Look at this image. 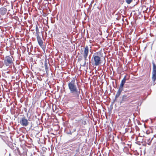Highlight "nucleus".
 <instances>
[{"mask_svg":"<svg viewBox=\"0 0 156 156\" xmlns=\"http://www.w3.org/2000/svg\"><path fill=\"white\" fill-rule=\"evenodd\" d=\"M68 87L71 94L69 96L70 99L73 100L74 99H78L80 94V89H78L76 84V79L73 78L68 83Z\"/></svg>","mask_w":156,"mask_h":156,"instance_id":"f257e3e1","label":"nucleus"},{"mask_svg":"<svg viewBox=\"0 0 156 156\" xmlns=\"http://www.w3.org/2000/svg\"><path fill=\"white\" fill-rule=\"evenodd\" d=\"M91 61L92 65L97 66L101 63V57L98 55V53H95L93 55Z\"/></svg>","mask_w":156,"mask_h":156,"instance_id":"f03ea898","label":"nucleus"},{"mask_svg":"<svg viewBox=\"0 0 156 156\" xmlns=\"http://www.w3.org/2000/svg\"><path fill=\"white\" fill-rule=\"evenodd\" d=\"M13 58L12 56H6L4 59V63L6 66H9L13 63Z\"/></svg>","mask_w":156,"mask_h":156,"instance_id":"7ed1b4c3","label":"nucleus"},{"mask_svg":"<svg viewBox=\"0 0 156 156\" xmlns=\"http://www.w3.org/2000/svg\"><path fill=\"white\" fill-rule=\"evenodd\" d=\"M20 123L22 126H27L29 124L28 120L24 116L20 119Z\"/></svg>","mask_w":156,"mask_h":156,"instance_id":"20e7f679","label":"nucleus"},{"mask_svg":"<svg viewBox=\"0 0 156 156\" xmlns=\"http://www.w3.org/2000/svg\"><path fill=\"white\" fill-rule=\"evenodd\" d=\"M89 53V48L87 46H86L84 49V53L83 56L84 58L85 62H87V57L88 56Z\"/></svg>","mask_w":156,"mask_h":156,"instance_id":"39448f33","label":"nucleus"},{"mask_svg":"<svg viewBox=\"0 0 156 156\" xmlns=\"http://www.w3.org/2000/svg\"><path fill=\"white\" fill-rule=\"evenodd\" d=\"M36 37L38 44L41 47H43V44L41 38L39 36H37Z\"/></svg>","mask_w":156,"mask_h":156,"instance_id":"423d86ee","label":"nucleus"},{"mask_svg":"<svg viewBox=\"0 0 156 156\" xmlns=\"http://www.w3.org/2000/svg\"><path fill=\"white\" fill-rule=\"evenodd\" d=\"M6 12L7 9L5 8H2L0 9V13L2 15L5 14Z\"/></svg>","mask_w":156,"mask_h":156,"instance_id":"0eeeda50","label":"nucleus"},{"mask_svg":"<svg viewBox=\"0 0 156 156\" xmlns=\"http://www.w3.org/2000/svg\"><path fill=\"white\" fill-rule=\"evenodd\" d=\"M126 76H125L123 79L122 80L121 84H120L119 87L122 88H123L124 85L126 81Z\"/></svg>","mask_w":156,"mask_h":156,"instance_id":"6e6552de","label":"nucleus"},{"mask_svg":"<svg viewBox=\"0 0 156 156\" xmlns=\"http://www.w3.org/2000/svg\"><path fill=\"white\" fill-rule=\"evenodd\" d=\"M153 71L152 73H156V66L154 61L152 62Z\"/></svg>","mask_w":156,"mask_h":156,"instance_id":"1a4fd4ad","label":"nucleus"},{"mask_svg":"<svg viewBox=\"0 0 156 156\" xmlns=\"http://www.w3.org/2000/svg\"><path fill=\"white\" fill-rule=\"evenodd\" d=\"M152 80L154 82L156 80V73H152Z\"/></svg>","mask_w":156,"mask_h":156,"instance_id":"9d476101","label":"nucleus"},{"mask_svg":"<svg viewBox=\"0 0 156 156\" xmlns=\"http://www.w3.org/2000/svg\"><path fill=\"white\" fill-rule=\"evenodd\" d=\"M35 30L36 31V37L38 36H39V34L40 33L39 32V29H38V27L37 25L36 26V27Z\"/></svg>","mask_w":156,"mask_h":156,"instance_id":"9b49d317","label":"nucleus"},{"mask_svg":"<svg viewBox=\"0 0 156 156\" xmlns=\"http://www.w3.org/2000/svg\"><path fill=\"white\" fill-rule=\"evenodd\" d=\"M153 138H152L151 139L150 138L147 139V144L149 145H151V141L153 139Z\"/></svg>","mask_w":156,"mask_h":156,"instance_id":"f8f14e48","label":"nucleus"},{"mask_svg":"<svg viewBox=\"0 0 156 156\" xmlns=\"http://www.w3.org/2000/svg\"><path fill=\"white\" fill-rule=\"evenodd\" d=\"M128 98V97L127 95H124L122 96V100L123 101H125Z\"/></svg>","mask_w":156,"mask_h":156,"instance_id":"ddd939ff","label":"nucleus"},{"mask_svg":"<svg viewBox=\"0 0 156 156\" xmlns=\"http://www.w3.org/2000/svg\"><path fill=\"white\" fill-rule=\"evenodd\" d=\"M44 66L45 70L47 72L48 70V64L46 62L45 63Z\"/></svg>","mask_w":156,"mask_h":156,"instance_id":"4468645a","label":"nucleus"},{"mask_svg":"<svg viewBox=\"0 0 156 156\" xmlns=\"http://www.w3.org/2000/svg\"><path fill=\"white\" fill-rule=\"evenodd\" d=\"M120 94L117 92V93L115 97V100H116V99L119 96Z\"/></svg>","mask_w":156,"mask_h":156,"instance_id":"2eb2a0df","label":"nucleus"},{"mask_svg":"<svg viewBox=\"0 0 156 156\" xmlns=\"http://www.w3.org/2000/svg\"><path fill=\"white\" fill-rule=\"evenodd\" d=\"M123 90V88H121L120 87H119V88L117 92L121 94L122 91Z\"/></svg>","mask_w":156,"mask_h":156,"instance_id":"dca6fc26","label":"nucleus"},{"mask_svg":"<svg viewBox=\"0 0 156 156\" xmlns=\"http://www.w3.org/2000/svg\"><path fill=\"white\" fill-rule=\"evenodd\" d=\"M133 0H126V2L128 4H130L131 2H132Z\"/></svg>","mask_w":156,"mask_h":156,"instance_id":"f3484780","label":"nucleus"},{"mask_svg":"<svg viewBox=\"0 0 156 156\" xmlns=\"http://www.w3.org/2000/svg\"><path fill=\"white\" fill-rule=\"evenodd\" d=\"M82 57H81L80 58H78V62L82 60Z\"/></svg>","mask_w":156,"mask_h":156,"instance_id":"a211bd4d","label":"nucleus"},{"mask_svg":"<svg viewBox=\"0 0 156 156\" xmlns=\"http://www.w3.org/2000/svg\"><path fill=\"white\" fill-rule=\"evenodd\" d=\"M86 63L87 62H84V64L82 65H81V66H82L83 67H84L86 66Z\"/></svg>","mask_w":156,"mask_h":156,"instance_id":"6ab92c4d","label":"nucleus"},{"mask_svg":"<svg viewBox=\"0 0 156 156\" xmlns=\"http://www.w3.org/2000/svg\"><path fill=\"white\" fill-rule=\"evenodd\" d=\"M67 133L69 134L72 135V133L71 131H70L68 132H67Z\"/></svg>","mask_w":156,"mask_h":156,"instance_id":"aec40b11","label":"nucleus"},{"mask_svg":"<svg viewBox=\"0 0 156 156\" xmlns=\"http://www.w3.org/2000/svg\"><path fill=\"white\" fill-rule=\"evenodd\" d=\"M73 130H74V131H76V129H73Z\"/></svg>","mask_w":156,"mask_h":156,"instance_id":"412c9836","label":"nucleus"},{"mask_svg":"<svg viewBox=\"0 0 156 156\" xmlns=\"http://www.w3.org/2000/svg\"><path fill=\"white\" fill-rule=\"evenodd\" d=\"M9 156H11V154L10 153L9 154Z\"/></svg>","mask_w":156,"mask_h":156,"instance_id":"4be33fe9","label":"nucleus"},{"mask_svg":"<svg viewBox=\"0 0 156 156\" xmlns=\"http://www.w3.org/2000/svg\"><path fill=\"white\" fill-rule=\"evenodd\" d=\"M66 37V36H63V37Z\"/></svg>","mask_w":156,"mask_h":156,"instance_id":"5701e85b","label":"nucleus"},{"mask_svg":"<svg viewBox=\"0 0 156 156\" xmlns=\"http://www.w3.org/2000/svg\"><path fill=\"white\" fill-rule=\"evenodd\" d=\"M66 37V36H63V37Z\"/></svg>","mask_w":156,"mask_h":156,"instance_id":"b1692460","label":"nucleus"},{"mask_svg":"<svg viewBox=\"0 0 156 156\" xmlns=\"http://www.w3.org/2000/svg\"><path fill=\"white\" fill-rule=\"evenodd\" d=\"M66 37V36H63V37Z\"/></svg>","mask_w":156,"mask_h":156,"instance_id":"393cba45","label":"nucleus"}]
</instances>
